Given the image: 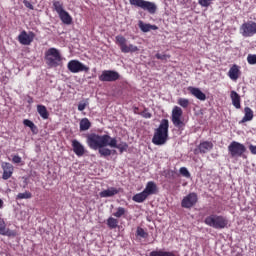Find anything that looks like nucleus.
<instances>
[{"label":"nucleus","mask_w":256,"mask_h":256,"mask_svg":"<svg viewBox=\"0 0 256 256\" xmlns=\"http://www.w3.org/2000/svg\"><path fill=\"white\" fill-rule=\"evenodd\" d=\"M86 143L90 149H93V151H98L101 157H111L113 151H111V149L107 147H111L112 149H118L120 153H123L124 151L129 149V145H127L126 142L117 144V138H112L108 134H88L86 136Z\"/></svg>","instance_id":"nucleus-1"},{"label":"nucleus","mask_w":256,"mask_h":256,"mask_svg":"<svg viewBox=\"0 0 256 256\" xmlns=\"http://www.w3.org/2000/svg\"><path fill=\"white\" fill-rule=\"evenodd\" d=\"M167 139H169V120L162 119L159 127L154 132L152 143L154 145H165Z\"/></svg>","instance_id":"nucleus-2"},{"label":"nucleus","mask_w":256,"mask_h":256,"mask_svg":"<svg viewBox=\"0 0 256 256\" xmlns=\"http://www.w3.org/2000/svg\"><path fill=\"white\" fill-rule=\"evenodd\" d=\"M204 223L213 229H225L229 225V220L223 215L212 214L205 218Z\"/></svg>","instance_id":"nucleus-3"},{"label":"nucleus","mask_w":256,"mask_h":256,"mask_svg":"<svg viewBox=\"0 0 256 256\" xmlns=\"http://www.w3.org/2000/svg\"><path fill=\"white\" fill-rule=\"evenodd\" d=\"M129 3L132 7H136V9L147 11L150 15H155V13H157V5L153 2L146 0H129Z\"/></svg>","instance_id":"nucleus-4"},{"label":"nucleus","mask_w":256,"mask_h":256,"mask_svg":"<svg viewBox=\"0 0 256 256\" xmlns=\"http://www.w3.org/2000/svg\"><path fill=\"white\" fill-rule=\"evenodd\" d=\"M45 59L48 67H59L62 61L61 52L57 48H50L45 53Z\"/></svg>","instance_id":"nucleus-5"},{"label":"nucleus","mask_w":256,"mask_h":256,"mask_svg":"<svg viewBox=\"0 0 256 256\" xmlns=\"http://www.w3.org/2000/svg\"><path fill=\"white\" fill-rule=\"evenodd\" d=\"M116 39V45H118V47H120V51L122 53H137V51H139V48L133 44H129L127 45V38L122 36V35H118L115 37Z\"/></svg>","instance_id":"nucleus-6"},{"label":"nucleus","mask_w":256,"mask_h":256,"mask_svg":"<svg viewBox=\"0 0 256 256\" xmlns=\"http://www.w3.org/2000/svg\"><path fill=\"white\" fill-rule=\"evenodd\" d=\"M247 148L242 143H239L237 141H232L230 145L228 146V153L230 157H243V155L246 153Z\"/></svg>","instance_id":"nucleus-7"},{"label":"nucleus","mask_w":256,"mask_h":256,"mask_svg":"<svg viewBox=\"0 0 256 256\" xmlns=\"http://www.w3.org/2000/svg\"><path fill=\"white\" fill-rule=\"evenodd\" d=\"M119 79H121V74L115 70H103L99 76V81L103 83H113L119 81Z\"/></svg>","instance_id":"nucleus-8"},{"label":"nucleus","mask_w":256,"mask_h":256,"mask_svg":"<svg viewBox=\"0 0 256 256\" xmlns=\"http://www.w3.org/2000/svg\"><path fill=\"white\" fill-rule=\"evenodd\" d=\"M70 73H89V67L81 63L79 60H70L67 64Z\"/></svg>","instance_id":"nucleus-9"},{"label":"nucleus","mask_w":256,"mask_h":256,"mask_svg":"<svg viewBox=\"0 0 256 256\" xmlns=\"http://www.w3.org/2000/svg\"><path fill=\"white\" fill-rule=\"evenodd\" d=\"M240 33L242 37H253L256 35V22H245L240 26Z\"/></svg>","instance_id":"nucleus-10"},{"label":"nucleus","mask_w":256,"mask_h":256,"mask_svg":"<svg viewBox=\"0 0 256 256\" xmlns=\"http://www.w3.org/2000/svg\"><path fill=\"white\" fill-rule=\"evenodd\" d=\"M197 201H199L197 193L191 192L182 199L181 207H183V209H191L197 205Z\"/></svg>","instance_id":"nucleus-11"},{"label":"nucleus","mask_w":256,"mask_h":256,"mask_svg":"<svg viewBox=\"0 0 256 256\" xmlns=\"http://www.w3.org/2000/svg\"><path fill=\"white\" fill-rule=\"evenodd\" d=\"M181 117H183V109L179 106H175L172 110V123L174 127H178V129H181L183 126V120H181Z\"/></svg>","instance_id":"nucleus-12"},{"label":"nucleus","mask_w":256,"mask_h":256,"mask_svg":"<svg viewBox=\"0 0 256 256\" xmlns=\"http://www.w3.org/2000/svg\"><path fill=\"white\" fill-rule=\"evenodd\" d=\"M33 39H35V33L29 32L23 30L19 35H18V41L21 45H31L33 43Z\"/></svg>","instance_id":"nucleus-13"},{"label":"nucleus","mask_w":256,"mask_h":256,"mask_svg":"<svg viewBox=\"0 0 256 256\" xmlns=\"http://www.w3.org/2000/svg\"><path fill=\"white\" fill-rule=\"evenodd\" d=\"M187 91H189L190 95L198 99L199 101H205L207 99V95L201 91V89L193 86H189L187 88Z\"/></svg>","instance_id":"nucleus-14"},{"label":"nucleus","mask_w":256,"mask_h":256,"mask_svg":"<svg viewBox=\"0 0 256 256\" xmlns=\"http://www.w3.org/2000/svg\"><path fill=\"white\" fill-rule=\"evenodd\" d=\"M72 148L77 157H83L85 155V146L77 139L72 140Z\"/></svg>","instance_id":"nucleus-15"},{"label":"nucleus","mask_w":256,"mask_h":256,"mask_svg":"<svg viewBox=\"0 0 256 256\" xmlns=\"http://www.w3.org/2000/svg\"><path fill=\"white\" fill-rule=\"evenodd\" d=\"M2 169H3V174H2V179L4 181H7V179H11L13 176V165L9 162H4L2 164Z\"/></svg>","instance_id":"nucleus-16"},{"label":"nucleus","mask_w":256,"mask_h":256,"mask_svg":"<svg viewBox=\"0 0 256 256\" xmlns=\"http://www.w3.org/2000/svg\"><path fill=\"white\" fill-rule=\"evenodd\" d=\"M143 191L149 197L150 195H157L159 189L157 188V184L154 181H149L147 182L146 187Z\"/></svg>","instance_id":"nucleus-17"},{"label":"nucleus","mask_w":256,"mask_h":256,"mask_svg":"<svg viewBox=\"0 0 256 256\" xmlns=\"http://www.w3.org/2000/svg\"><path fill=\"white\" fill-rule=\"evenodd\" d=\"M0 235H4L6 237H15V231L10 230L5 225V220L0 217Z\"/></svg>","instance_id":"nucleus-18"},{"label":"nucleus","mask_w":256,"mask_h":256,"mask_svg":"<svg viewBox=\"0 0 256 256\" xmlns=\"http://www.w3.org/2000/svg\"><path fill=\"white\" fill-rule=\"evenodd\" d=\"M230 99L235 109H241V96L235 90L230 92Z\"/></svg>","instance_id":"nucleus-19"},{"label":"nucleus","mask_w":256,"mask_h":256,"mask_svg":"<svg viewBox=\"0 0 256 256\" xmlns=\"http://www.w3.org/2000/svg\"><path fill=\"white\" fill-rule=\"evenodd\" d=\"M239 75H241V71L239 70V66H237L236 64H234L229 72H228V77L232 80V81H237L239 79Z\"/></svg>","instance_id":"nucleus-20"},{"label":"nucleus","mask_w":256,"mask_h":256,"mask_svg":"<svg viewBox=\"0 0 256 256\" xmlns=\"http://www.w3.org/2000/svg\"><path fill=\"white\" fill-rule=\"evenodd\" d=\"M211 149H213V143L209 141H203L198 145V151L201 154L208 153Z\"/></svg>","instance_id":"nucleus-21"},{"label":"nucleus","mask_w":256,"mask_h":256,"mask_svg":"<svg viewBox=\"0 0 256 256\" xmlns=\"http://www.w3.org/2000/svg\"><path fill=\"white\" fill-rule=\"evenodd\" d=\"M117 194H119V190L115 187H111L104 191H101L99 193V196L102 198H107V197H115V195H117Z\"/></svg>","instance_id":"nucleus-22"},{"label":"nucleus","mask_w":256,"mask_h":256,"mask_svg":"<svg viewBox=\"0 0 256 256\" xmlns=\"http://www.w3.org/2000/svg\"><path fill=\"white\" fill-rule=\"evenodd\" d=\"M253 117H254L253 110L250 107H245L244 116L242 118V121H240L239 123L242 124V123H247L249 121H253Z\"/></svg>","instance_id":"nucleus-23"},{"label":"nucleus","mask_w":256,"mask_h":256,"mask_svg":"<svg viewBox=\"0 0 256 256\" xmlns=\"http://www.w3.org/2000/svg\"><path fill=\"white\" fill-rule=\"evenodd\" d=\"M138 27L143 31V33H149V31H157L159 27L157 25L145 24L143 21H139Z\"/></svg>","instance_id":"nucleus-24"},{"label":"nucleus","mask_w":256,"mask_h":256,"mask_svg":"<svg viewBox=\"0 0 256 256\" xmlns=\"http://www.w3.org/2000/svg\"><path fill=\"white\" fill-rule=\"evenodd\" d=\"M58 15H59L60 20L62 21V23H64V25H71L73 23V18L71 17L69 12L64 10L63 12H61Z\"/></svg>","instance_id":"nucleus-25"},{"label":"nucleus","mask_w":256,"mask_h":256,"mask_svg":"<svg viewBox=\"0 0 256 256\" xmlns=\"http://www.w3.org/2000/svg\"><path fill=\"white\" fill-rule=\"evenodd\" d=\"M149 196L144 192V190L140 193L135 194L132 197V200L135 203H143Z\"/></svg>","instance_id":"nucleus-26"},{"label":"nucleus","mask_w":256,"mask_h":256,"mask_svg":"<svg viewBox=\"0 0 256 256\" xmlns=\"http://www.w3.org/2000/svg\"><path fill=\"white\" fill-rule=\"evenodd\" d=\"M37 111L42 119H49V111H47V107H45V105H37Z\"/></svg>","instance_id":"nucleus-27"},{"label":"nucleus","mask_w":256,"mask_h":256,"mask_svg":"<svg viewBox=\"0 0 256 256\" xmlns=\"http://www.w3.org/2000/svg\"><path fill=\"white\" fill-rule=\"evenodd\" d=\"M91 129V121L89 118H82L80 120V131H89Z\"/></svg>","instance_id":"nucleus-28"},{"label":"nucleus","mask_w":256,"mask_h":256,"mask_svg":"<svg viewBox=\"0 0 256 256\" xmlns=\"http://www.w3.org/2000/svg\"><path fill=\"white\" fill-rule=\"evenodd\" d=\"M149 256H176V255H175V252H172V251L155 250L150 252Z\"/></svg>","instance_id":"nucleus-29"},{"label":"nucleus","mask_w":256,"mask_h":256,"mask_svg":"<svg viewBox=\"0 0 256 256\" xmlns=\"http://www.w3.org/2000/svg\"><path fill=\"white\" fill-rule=\"evenodd\" d=\"M53 9H54V11H56V13L58 15L63 13L65 11V8H63V2H61L59 0H54L53 1Z\"/></svg>","instance_id":"nucleus-30"},{"label":"nucleus","mask_w":256,"mask_h":256,"mask_svg":"<svg viewBox=\"0 0 256 256\" xmlns=\"http://www.w3.org/2000/svg\"><path fill=\"white\" fill-rule=\"evenodd\" d=\"M106 224L110 229H117V227H119V220L114 217H109Z\"/></svg>","instance_id":"nucleus-31"},{"label":"nucleus","mask_w":256,"mask_h":256,"mask_svg":"<svg viewBox=\"0 0 256 256\" xmlns=\"http://www.w3.org/2000/svg\"><path fill=\"white\" fill-rule=\"evenodd\" d=\"M31 197H33V194L29 191H25L23 193H18L16 199L21 201L22 199H31Z\"/></svg>","instance_id":"nucleus-32"},{"label":"nucleus","mask_w":256,"mask_h":256,"mask_svg":"<svg viewBox=\"0 0 256 256\" xmlns=\"http://www.w3.org/2000/svg\"><path fill=\"white\" fill-rule=\"evenodd\" d=\"M125 213H127V209H125L123 207H118L116 209V212L113 213V216L116 217L117 219H121V217H123V215H125Z\"/></svg>","instance_id":"nucleus-33"},{"label":"nucleus","mask_w":256,"mask_h":256,"mask_svg":"<svg viewBox=\"0 0 256 256\" xmlns=\"http://www.w3.org/2000/svg\"><path fill=\"white\" fill-rule=\"evenodd\" d=\"M178 105H180V107H182L183 109H187V107H189V105H191V102L189 101V99L187 98H179L177 101Z\"/></svg>","instance_id":"nucleus-34"},{"label":"nucleus","mask_w":256,"mask_h":256,"mask_svg":"<svg viewBox=\"0 0 256 256\" xmlns=\"http://www.w3.org/2000/svg\"><path fill=\"white\" fill-rule=\"evenodd\" d=\"M136 235L141 237L142 239H147L149 237V233L145 231V229L138 227L136 230Z\"/></svg>","instance_id":"nucleus-35"},{"label":"nucleus","mask_w":256,"mask_h":256,"mask_svg":"<svg viewBox=\"0 0 256 256\" xmlns=\"http://www.w3.org/2000/svg\"><path fill=\"white\" fill-rule=\"evenodd\" d=\"M179 173L180 175H182V177H186V179H189V177H191V173L186 167H181Z\"/></svg>","instance_id":"nucleus-36"},{"label":"nucleus","mask_w":256,"mask_h":256,"mask_svg":"<svg viewBox=\"0 0 256 256\" xmlns=\"http://www.w3.org/2000/svg\"><path fill=\"white\" fill-rule=\"evenodd\" d=\"M247 62L249 65H256V54H248Z\"/></svg>","instance_id":"nucleus-37"},{"label":"nucleus","mask_w":256,"mask_h":256,"mask_svg":"<svg viewBox=\"0 0 256 256\" xmlns=\"http://www.w3.org/2000/svg\"><path fill=\"white\" fill-rule=\"evenodd\" d=\"M155 57L156 59H160V61H167V59L171 58V55L157 53Z\"/></svg>","instance_id":"nucleus-38"},{"label":"nucleus","mask_w":256,"mask_h":256,"mask_svg":"<svg viewBox=\"0 0 256 256\" xmlns=\"http://www.w3.org/2000/svg\"><path fill=\"white\" fill-rule=\"evenodd\" d=\"M214 0H198L199 5H201V7H209Z\"/></svg>","instance_id":"nucleus-39"},{"label":"nucleus","mask_w":256,"mask_h":256,"mask_svg":"<svg viewBox=\"0 0 256 256\" xmlns=\"http://www.w3.org/2000/svg\"><path fill=\"white\" fill-rule=\"evenodd\" d=\"M141 116L144 117V119H151V117H153V115L147 109L141 113Z\"/></svg>","instance_id":"nucleus-40"},{"label":"nucleus","mask_w":256,"mask_h":256,"mask_svg":"<svg viewBox=\"0 0 256 256\" xmlns=\"http://www.w3.org/2000/svg\"><path fill=\"white\" fill-rule=\"evenodd\" d=\"M23 124H24L26 127H29V128L34 127V125H35V123H33V121H31V120H29V119H25V120L23 121Z\"/></svg>","instance_id":"nucleus-41"},{"label":"nucleus","mask_w":256,"mask_h":256,"mask_svg":"<svg viewBox=\"0 0 256 256\" xmlns=\"http://www.w3.org/2000/svg\"><path fill=\"white\" fill-rule=\"evenodd\" d=\"M21 161H22V159L19 155H14L12 157V162L15 163V164H19V163H21Z\"/></svg>","instance_id":"nucleus-42"},{"label":"nucleus","mask_w":256,"mask_h":256,"mask_svg":"<svg viewBox=\"0 0 256 256\" xmlns=\"http://www.w3.org/2000/svg\"><path fill=\"white\" fill-rule=\"evenodd\" d=\"M249 151L252 153V155H256V146L253 144H250Z\"/></svg>","instance_id":"nucleus-43"},{"label":"nucleus","mask_w":256,"mask_h":256,"mask_svg":"<svg viewBox=\"0 0 256 256\" xmlns=\"http://www.w3.org/2000/svg\"><path fill=\"white\" fill-rule=\"evenodd\" d=\"M86 107H87V103H80L78 105V111H85Z\"/></svg>","instance_id":"nucleus-44"},{"label":"nucleus","mask_w":256,"mask_h":256,"mask_svg":"<svg viewBox=\"0 0 256 256\" xmlns=\"http://www.w3.org/2000/svg\"><path fill=\"white\" fill-rule=\"evenodd\" d=\"M24 5H25V7H27L28 9H33V4H31V2H29V1H24Z\"/></svg>","instance_id":"nucleus-45"},{"label":"nucleus","mask_w":256,"mask_h":256,"mask_svg":"<svg viewBox=\"0 0 256 256\" xmlns=\"http://www.w3.org/2000/svg\"><path fill=\"white\" fill-rule=\"evenodd\" d=\"M32 133L37 134L39 129H37V126L34 124V127H30Z\"/></svg>","instance_id":"nucleus-46"},{"label":"nucleus","mask_w":256,"mask_h":256,"mask_svg":"<svg viewBox=\"0 0 256 256\" xmlns=\"http://www.w3.org/2000/svg\"><path fill=\"white\" fill-rule=\"evenodd\" d=\"M4 202L2 199H0V209H3Z\"/></svg>","instance_id":"nucleus-47"},{"label":"nucleus","mask_w":256,"mask_h":256,"mask_svg":"<svg viewBox=\"0 0 256 256\" xmlns=\"http://www.w3.org/2000/svg\"><path fill=\"white\" fill-rule=\"evenodd\" d=\"M195 153H197V150H195Z\"/></svg>","instance_id":"nucleus-48"}]
</instances>
